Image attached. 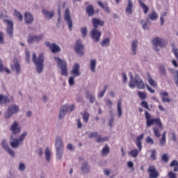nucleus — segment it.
<instances>
[{"mask_svg":"<svg viewBox=\"0 0 178 178\" xmlns=\"http://www.w3.org/2000/svg\"><path fill=\"white\" fill-rule=\"evenodd\" d=\"M145 117L147 127H151L153 124H156V126L152 128V130L155 137H156V138H159V137H161V130L163 129V125L162 124L161 118L151 119V115L148 111L145 112Z\"/></svg>","mask_w":178,"mask_h":178,"instance_id":"f257e3e1","label":"nucleus"},{"mask_svg":"<svg viewBox=\"0 0 178 178\" xmlns=\"http://www.w3.org/2000/svg\"><path fill=\"white\" fill-rule=\"evenodd\" d=\"M129 86L130 88H136V87L138 90H144L147 84L144 83L140 76L136 75L134 79H130Z\"/></svg>","mask_w":178,"mask_h":178,"instance_id":"f03ea898","label":"nucleus"},{"mask_svg":"<svg viewBox=\"0 0 178 178\" xmlns=\"http://www.w3.org/2000/svg\"><path fill=\"white\" fill-rule=\"evenodd\" d=\"M33 60L36 65V70L38 73H42L44 69V56L40 54L38 59L35 53H33Z\"/></svg>","mask_w":178,"mask_h":178,"instance_id":"7ed1b4c3","label":"nucleus"},{"mask_svg":"<svg viewBox=\"0 0 178 178\" xmlns=\"http://www.w3.org/2000/svg\"><path fill=\"white\" fill-rule=\"evenodd\" d=\"M152 44L154 45L153 48L154 51L159 52V48H158V47L160 48H165V47L168 45V42L161 38L156 37L152 40Z\"/></svg>","mask_w":178,"mask_h":178,"instance_id":"20e7f679","label":"nucleus"},{"mask_svg":"<svg viewBox=\"0 0 178 178\" xmlns=\"http://www.w3.org/2000/svg\"><path fill=\"white\" fill-rule=\"evenodd\" d=\"M58 66L61 69V76H67V63L66 60H62L59 57H54Z\"/></svg>","mask_w":178,"mask_h":178,"instance_id":"39448f33","label":"nucleus"},{"mask_svg":"<svg viewBox=\"0 0 178 178\" xmlns=\"http://www.w3.org/2000/svg\"><path fill=\"white\" fill-rule=\"evenodd\" d=\"M19 106L16 104L10 105L7 111L4 113V118L5 119H9L12 117L13 115H15L19 112Z\"/></svg>","mask_w":178,"mask_h":178,"instance_id":"423d86ee","label":"nucleus"},{"mask_svg":"<svg viewBox=\"0 0 178 178\" xmlns=\"http://www.w3.org/2000/svg\"><path fill=\"white\" fill-rule=\"evenodd\" d=\"M74 49L79 56H84V45H83L81 40H79L76 42Z\"/></svg>","mask_w":178,"mask_h":178,"instance_id":"0eeeda50","label":"nucleus"},{"mask_svg":"<svg viewBox=\"0 0 178 178\" xmlns=\"http://www.w3.org/2000/svg\"><path fill=\"white\" fill-rule=\"evenodd\" d=\"M64 20L67 22L70 30H72V27H73V20H72V16H70V10H69V8L65 9Z\"/></svg>","mask_w":178,"mask_h":178,"instance_id":"6e6552de","label":"nucleus"},{"mask_svg":"<svg viewBox=\"0 0 178 178\" xmlns=\"http://www.w3.org/2000/svg\"><path fill=\"white\" fill-rule=\"evenodd\" d=\"M44 38V34L40 35H30L28 36V44H33V42H40Z\"/></svg>","mask_w":178,"mask_h":178,"instance_id":"1a4fd4ad","label":"nucleus"},{"mask_svg":"<svg viewBox=\"0 0 178 178\" xmlns=\"http://www.w3.org/2000/svg\"><path fill=\"white\" fill-rule=\"evenodd\" d=\"M44 44L50 49L52 54H58V52H60V47L56 43L51 44L49 42H45Z\"/></svg>","mask_w":178,"mask_h":178,"instance_id":"9d476101","label":"nucleus"},{"mask_svg":"<svg viewBox=\"0 0 178 178\" xmlns=\"http://www.w3.org/2000/svg\"><path fill=\"white\" fill-rule=\"evenodd\" d=\"M147 173H149V178H158L159 177V172L156 171L155 165H149L147 169Z\"/></svg>","mask_w":178,"mask_h":178,"instance_id":"9b49d317","label":"nucleus"},{"mask_svg":"<svg viewBox=\"0 0 178 178\" xmlns=\"http://www.w3.org/2000/svg\"><path fill=\"white\" fill-rule=\"evenodd\" d=\"M3 22L8 25L6 31L7 34L12 38V37H13V22L9 19H4Z\"/></svg>","mask_w":178,"mask_h":178,"instance_id":"f8f14e48","label":"nucleus"},{"mask_svg":"<svg viewBox=\"0 0 178 178\" xmlns=\"http://www.w3.org/2000/svg\"><path fill=\"white\" fill-rule=\"evenodd\" d=\"M91 35L95 42H99V40H101V35H102V33H101V31H98V29H93L91 31Z\"/></svg>","mask_w":178,"mask_h":178,"instance_id":"ddd939ff","label":"nucleus"},{"mask_svg":"<svg viewBox=\"0 0 178 178\" xmlns=\"http://www.w3.org/2000/svg\"><path fill=\"white\" fill-rule=\"evenodd\" d=\"M10 131H12L13 134L16 136V134H19L22 130V128L19 126V122L15 121L10 127Z\"/></svg>","mask_w":178,"mask_h":178,"instance_id":"4468645a","label":"nucleus"},{"mask_svg":"<svg viewBox=\"0 0 178 178\" xmlns=\"http://www.w3.org/2000/svg\"><path fill=\"white\" fill-rule=\"evenodd\" d=\"M81 170L84 175H88V173H91V166L88 164V162L84 161L81 166Z\"/></svg>","mask_w":178,"mask_h":178,"instance_id":"2eb2a0df","label":"nucleus"},{"mask_svg":"<svg viewBox=\"0 0 178 178\" xmlns=\"http://www.w3.org/2000/svg\"><path fill=\"white\" fill-rule=\"evenodd\" d=\"M92 23L94 29H98V27H102L105 25V21L101 20L98 18H92Z\"/></svg>","mask_w":178,"mask_h":178,"instance_id":"dca6fc26","label":"nucleus"},{"mask_svg":"<svg viewBox=\"0 0 178 178\" xmlns=\"http://www.w3.org/2000/svg\"><path fill=\"white\" fill-rule=\"evenodd\" d=\"M71 74L74 77H79L81 73L80 72V65L79 63H75L73 66L72 70H71Z\"/></svg>","mask_w":178,"mask_h":178,"instance_id":"f3484780","label":"nucleus"},{"mask_svg":"<svg viewBox=\"0 0 178 178\" xmlns=\"http://www.w3.org/2000/svg\"><path fill=\"white\" fill-rule=\"evenodd\" d=\"M67 111H69V105L65 104L60 108V112L58 114V118L59 119H63L65 118V115L67 113Z\"/></svg>","mask_w":178,"mask_h":178,"instance_id":"a211bd4d","label":"nucleus"},{"mask_svg":"<svg viewBox=\"0 0 178 178\" xmlns=\"http://www.w3.org/2000/svg\"><path fill=\"white\" fill-rule=\"evenodd\" d=\"M24 22L26 24H31L34 22V17H33L31 13L26 12L24 13Z\"/></svg>","mask_w":178,"mask_h":178,"instance_id":"6ab92c4d","label":"nucleus"},{"mask_svg":"<svg viewBox=\"0 0 178 178\" xmlns=\"http://www.w3.org/2000/svg\"><path fill=\"white\" fill-rule=\"evenodd\" d=\"M14 65H11V69L15 70L17 74H19L22 69L20 68V64H19V60L17 58L13 59Z\"/></svg>","mask_w":178,"mask_h":178,"instance_id":"aec40b11","label":"nucleus"},{"mask_svg":"<svg viewBox=\"0 0 178 178\" xmlns=\"http://www.w3.org/2000/svg\"><path fill=\"white\" fill-rule=\"evenodd\" d=\"M143 139H144V134L139 135L136 138V145L138 147L139 151H141V149H143V143L141 142V140Z\"/></svg>","mask_w":178,"mask_h":178,"instance_id":"412c9836","label":"nucleus"},{"mask_svg":"<svg viewBox=\"0 0 178 178\" xmlns=\"http://www.w3.org/2000/svg\"><path fill=\"white\" fill-rule=\"evenodd\" d=\"M125 13L127 16L133 14V1H131V0H128V4L125 9Z\"/></svg>","mask_w":178,"mask_h":178,"instance_id":"4be33fe9","label":"nucleus"},{"mask_svg":"<svg viewBox=\"0 0 178 178\" xmlns=\"http://www.w3.org/2000/svg\"><path fill=\"white\" fill-rule=\"evenodd\" d=\"M161 99L163 102H170V99L169 98V93L166 91H162L160 92Z\"/></svg>","mask_w":178,"mask_h":178,"instance_id":"5701e85b","label":"nucleus"},{"mask_svg":"<svg viewBox=\"0 0 178 178\" xmlns=\"http://www.w3.org/2000/svg\"><path fill=\"white\" fill-rule=\"evenodd\" d=\"M2 104H5V105L10 104V99L6 95L0 94V105H2Z\"/></svg>","mask_w":178,"mask_h":178,"instance_id":"b1692460","label":"nucleus"},{"mask_svg":"<svg viewBox=\"0 0 178 178\" xmlns=\"http://www.w3.org/2000/svg\"><path fill=\"white\" fill-rule=\"evenodd\" d=\"M56 149L63 148V142L60 137H57L55 141Z\"/></svg>","mask_w":178,"mask_h":178,"instance_id":"393cba45","label":"nucleus"},{"mask_svg":"<svg viewBox=\"0 0 178 178\" xmlns=\"http://www.w3.org/2000/svg\"><path fill=\"white\" fill-rule=\"evenodd\" d=\"M160 147H163L166 144V131H164L162 134V137L159 141Z\"/></svg>","mask_w":178,"mask_h":178,"instance_id":"a878e982","label":"nucleus"},{"mask_svg":"<svg viewBox=\"0 0 178 178\" xmlns=\"http://www.w3.org/2000/svg\"><path fill=\"white\" fill-rule=\"evenodd\" d=\"M148 17L150 20H156V19H158V17H159V15H158V13H156V11L155 10H152L151 13H149L148 15Z\"/></svg>","mask_w":178,"mask_h":178,"instance_id":"bb28decb","label":"nucleus"},{"mask_svg":"<svg viewBox=\"0 0 178 178\" xmlns=\"http://www.w3.org/2000/svg\"><path fill=\"white\" fill-rule=\"evenodd\" d=\"M42 13L43 15H44L45 17L47 19H49V20H51L53 17H54V11L49 12L47 10H42Z\"/></svg>","mask_w":178,"mask_h":178,"instance_id":"cd10ccee","label":"nucleus"},{"mask_svg":"<svg viewBox=\"0 0 178 178\" xmlns=\"http://www.w3.org/2000/svg\"><path fill=\"white\" fill-rule=\"evenodd\" d=\"M138 45V41L137 40H134L132 42V44H131V51L133 52V55H136L137 54Z\"/></svg>","mask_w":178,"mask_h":178,"instance_id":"c85d7f7f","label":"nucleus"},{"mask_svg":"<svg viewBox=\"0 0 178 178\" xmlns=\"http://www.w3.org/2000/svg\"><path fill=\"white\" fill-rule=\"evenodd\" d=\"M97 3L99 6L102 8V9H104V12H106L107 13H109V12H111V10L108 8V3H105L104 4V3H102V1H97Z\"/></svg>","mask_w":178,"mask_h":178,"instance_id":"c756f323","label":"nucleus"},{"mask_svg":"<svg viewBox=\"0 0 178 178\" xmlns=\"http://www.w3.org/2000/svg\"><path fill=\"white\" fill-rule=\"evenodd\" d=\"M117 112L118 118H122V100H119L117 103Z\"/></svg>","mask_w":178,"mask_h":178,"instance_id":"7c9ffc66","label":"nucleus"},{"mask_svg":"<svg viewBox=\"0 0 178 178\" xmlns=\"http://www.w3.org/2000/svg\"><path fill=\"white\" fill-rule=\"evenodd\" d=\"M138 3L142 9H143V13H145V15H147L148 13V10H149L148 6H147V5H145V3L141 0L138 1Z\"/></svg>","mask_w":178,"mask_h":178,"instance_id":"2f4dec72","label":"nucleus"},{"mask_svg":"<svg viewBox=\"0 0 178 178\" xmlns=\"http://www.w3.org/2000/svg\"><path fill=\"white\" fill-rule=\"evenodd\" d=\"M109 152H111V150H109V146H108V145H106L102 150V156H108Z\"/></svg>","mask_w":178,"mask_h":178,"instance_id":"473e14b6","label":"nucleus"},{"mask_svg":"<svg viewBox=\"0 0 178 178\" xmlns=\"http://www.w3.org/2000/svg\"><path fill=\"white\" fill-rule=\"evenodd\" d=\"M20 144V142L18 139L14 138L13 141L10 142V145L12 147V148H17L19 147V145Z\"/></svg>","mask_w":178,"mask_h":178,"instance_id":"72a5a7b5","label":"nucleus"},{"mask_svg":"<svg viewBox=\"0 0 178 178\" xmlns=\"http://www.w3.org/2000/svg\"><path fill=\"white\" fill-rule=\"evenodd\" d=\"M86 13H88V16H92V15H94V13H95L94 7H92V6H88L86 8Z\"/></svg>","mask_w":178,"mask_h":178,"instance_id":"f704fd0d","label":"nucleus"},{"mask_svg":"<svg viewBox=\"0 0 178 178\" xmlns=\"http://www.w3.org/2000/svg\"><path fill=\"white\" fill-rule=\"evenodd\" d=\"M97 66V60L92 59L90 60V70L92 73H95V67Z\"/></svg>","mask_w":178,"mask_h":178,"instance_id":"c9c22d12","label":"nucleus"},{"mask_svg":"<svg viewBox=\"0 0 178 178\" xmlns=\"http://www.w3.org/2000/svg\"><path fill=\"white\" fill-rule=\"evenodd\" d=\"M170 168H173V166H175L173 171L178 172V161H177V160H173L170 163Z\"/></svg>","mask_w":178,"mask_h":178,"instance_id":"e433bc0d","label":"nucleus"},{"mask_svg":"<svg viewBox=\"0 0 178 178\" xmlns=\"http://www.w3.org/2000/svg\"><path fill=\"white\" fill-rule=\"evenodd\" d=\"M138 149H134L132 150H131L130 152H129V155H130V156H132V158H137V156H138Z\"/></svg>","mask_w":178,"mask_h":178,"instance_id":"4c0bfd02","label":"nucleus"},{"mask_svg":"<svg viewBox=\"0 0 178 178\" xmlns=\"http://www.w3.org/2000/svg\"><path fill=\"white\" fill-rule=\"evenodd\" d=\"M86 98L87 99H89V102L90 104H94L95 102V96L93 95H91L90 93H87Z\"/></svg>","mask_w":178,"mask_h":178,"instance_id":"58836bf2","label":"nucleus"},{"mask_svg":"<svg viewBox=\"0 0 178 178\" xmlns=\"http://www.w3.org/2000/svg\"><path fill=\"white\" fill-rule=\"evenodd\" d=\"M109 44H111V40L109 38L104 39L101 42L100 44L102 47H109Z\"/></svg>","mask_w":178,"mask_h":178,"instance_id":"ea45409f","label":"nucleus"},{"mask_svg":"<svg viewBox=\"0 0 178 178\" xmlns=\"http://www.w3.org/2000/svg\"><path fill=\"white\" fill-rule=\"evenodd\" d=\"M14 15L17 17L19 22H23V15H22V13L17 10H15Z\"/></svg>","mask_w":178,"mask_h":178,"instance_id":"a19ab883","label":"nucleus"},{"mask_svg":"<svg viewBox=\"0 0 178 178\" xmlns=\"http://www.w3.org/2000/svg\"><path fill=\"white\" fill-rule=\"evenodd\" d=\"M56 157L58 159H61L63 156V148L61 149H56Z\"/></svg>","mask_w":178,"mask_h":178,"instance_id":"79ce46f5","label":"nucleus"},{"mask_svg":"<svg viewBox=\"0 0 178 178\" xmlns=\"http://www.w3.org/2000/svg\"><path fill=\"white\" fill-rule=\"evenodd\" d=\"M82 119L84 123H88V120H90V113L85 112L82 115Z\"/></svg>","mask_w":178,"mask_h":178,"instance_id":"37998d69","label":"nucleus"},{"mask_svg":"<svg viewBox=\"0 0 178 178\" xmlns=\"http://www.w3.org/2000/svg\"><path fill=\"white\" fill-rule=\"evenodd\" d=\"M147 81L149 84L152 86V87H156L157 86L156 82L155 81V80H154V79H152V76H148Z\"/></svg>","mask_w":178,"mask_h":178,"instance_id":"c03bdc74","label":"nucleus"},{"mask_svg":"<svg viewBox=\"0 0 178 178\" xmlns=\"http://www.w3.org/2000/svg\"><path fill=\"white\" fill-rule=\"evenodd\" d=\"M166 16H168V13L166 12H164L161 15V17H160L161 26H163L165 23V17H166Z\"/></svg>","mask_w":178,"mask_h":178,"instance_id":"a18cd8bd","label":"nucleus"},{"mask_svg":"<svg viewBox=\"0 0 178 178\" xmlns=\"http://www.w3.org/2000/svg\"><path fill=\"white\" fill-rule=\"evenodd\" d=\"M45 156H46V160L47 162H49L51 161V150H49V148L47 147L45 151Z\"/></svg>","mask_w":178,"mask_h":178,"instance_id":"49530a36","label":"nucleus"},{"mask_svg":"<svg viewBox=\"0 0 178 178\" xmlns=\"http://www.w3.org/2000/svg\"><path fill=\"white\" fill-rule=\"evenodd\" d=\"M150 159H152V161H156V150H151Z\"/></svg>","mask_w":178,"mask_h":178,"instance_id":"de8ad7c7","label":"nucleus"},{"mask_svg":"<svg viewBox=\"0 0 178 178\" xmlns=\"http://www.w3.org/2000/svg\"><path fill=\"white\" fill-rule=\"evenodd\" d=\"M88 32V31L87 30V27H82L81 29V33L83 38H84L85 37H87Z\"/></svg>","mask_w":178,"mask_h":178,"instance_id":"09e8293b","label":"nucleus"},{"mask_svg":"<svg viewBox=\"0 0 178 178\" xmlns=\"http://www.w3.org/2000/svg\"><path fill=\"white\" fill-rule=\"evenodd\" d=\"M171 47H172V52H173L175 58L178 60V49H177V48L176 47H175V44H172Z\"/></svg>","mask_w":178,"mask_h":178,"instance_id":"8fccbe9b","label":"nucleus"},{"mask_svg":"<svg viewBox=\"0 0 178 178\" xmlns=\"http://www.w3.org/2000/svg\"><path fill=\"white\" fill-rule=\"evenodd\" d=\"M138 95L140 99H145L147 95L144 92L138 91Z\"/></svg>","mask_w":178,"mask_h":178,"instance_id":"3c124183","label":"nucleus"},{"mask_svg":"<svg viewBox=\"0 0 178 178\" xmlns=\"http://www.w3.org/2000/svg\"><path fill=\"white\" fill-rule=\"evenodd\" d=\"M27 136V132H24L18 139V141L21 143H23V140L26 138V136Z\"/></svg>","mask_w":178,"mask_h":178,"instance_id":"603ef678","label":"nucleus"},{"mask_svg":"<svg viewBox=\"0 0 178 178\" xmlns=\"http://www.w3.org/2000/svg\"><path fill=\"white\" fill-rule=\"evenodd\" d=\"M2 147L4 149H6V151L9 149V144H8L6 139L3 140L2 141Z\"/></svg>","mask_w":178,"mask_h":178,"instance_id":"864d4df0","label":"nucleus"},{"mask_svg":"<svg viewBox=\"0 0 178 178\" xmlns=\"http://www.w3.org/2000/svg\"><path fill=\"white\" fill-rule=\"evenodd\" d=\"M159 72H160V74L161 76L166 75V69H165L163 65H161V66L159 67Z\"/></svg>","mask_w":178,"mask_h":178,"instance_id":"5fc2aeb1","label":"nucleus"},{"mask_svg":"<svg viewBox=\"0 0 178 178\" xmlns=\"http://www.w3.org/2000/svg\"><path fill=\"white\" fill-rule=\"evenodd\" d=\"M146 143L150 144V145H154V139L151 136H147L146 138Z\"/></svg>","mask_w":178,"mask_h":178,"instance_id":"6e6d98bb","label":"nucleus"},{"mask_svg":"<svg viewBox=\"0 0 178 178\" xmlns=\"http://www.w3.org/2000/svg\"><path fill=\"white\" fill-rule=\"evenodd\" d=\"M109 138L108 137L104 138H98L97 140V143H105V141H108Z\"/></svg>","mask_w":178,"mask_h":178,"instance_id":"4d7b16f0","label":"nucleus"},{"mask_svg":"<svg viewBox=\"0 0 178 178\" xmlns=\"http://www.w3.org/2000/svg\"><path fill=\"white\" fill-rule=\"evenodd\" d=\"M98 134H99L98 132H91L89 134L88 137H89V138H95L98 137Z\"/></svg>","mask_w":178,"mask_h":178,"instance_id":"13d9d810","label":"nucleus"},{"mask_svg":"<svg viewBox=\"0 0 178 178\" xmlns=\"http://www.w3.org/2000/svg\"><path fill=\"white\" fill-rule=\"evenodd\" d=\"M140 105L141 106H143V108H145V109H147L148 111H149V107L148 106V102L145 101L142 102Z\"/></svg>","mask_w":178,"mask_h":178,"instance_id":"bf43d9fd","label":"nucleus"},{"mask_svg":"<svg viewBox=\"0 0 178 178\" xmlns=\"http://www.w3.org/2000/svg\"><path fill=\"white\" fill-rule=\"evenodd\" d=\"M115 122V118L113 117V115L111 116L109 122H108V124L110 126V127H113V122Z\"/></svg>","mask_w":178,"mask_h":178,"instance_id":"052dcab7","label":"nucleus"},{"mask_svg":"<svg viewBox=\"0 0 178 178\" xmlns=\"http://www.w3.org/2000/svg\"><path fill=\"white\" fill-rule=\"evenodd\" d=\"M168 176L169 178H177V175H176V173L173 172V171L168 172Z\"/></svg>","mask_w":178,"mask_h":178,"instance_id":"680f3d73","label":"nucleus"},{"mask_svg":"<svg viewBox=\"0 0 178 178\" xmlns=\"http://www.w3.org/2000/svg\"><path fill=\"white\" fill-rule=\"evenodd\" d=\"M171 136L172 140L174 141V143H176V141H177V138L176 137V132H171Z\"/></svg>","mask_w":178,"mask_h":178,"instance_id":"e2e57ef3","label":"nucleus"},{"mask_svg":"<svg viewBox=\"0 0 178 178\" xmlns=\"http://www.w3.org/2000/svg\"><path fill=\"white\" fill-rule=\"evenodd\" d=\"M74 77L75 76H70L69 78L68 82L70 86H74Z\"/></svg>","mask_w":178,"mask_h":178,"instance_id":"0e129e2a","label":"nucleus"},{"mask_svg":"<svg viewBox=\"0 0 178 178\" xmlns=\"http://www.w3.org/2000/svg\"><path fill=\"white\" fill-rule=\"evenodd\" d=\"M161 159L163 162H165V163L169 162V157H168L167 154H163Z\"/></svg>","mask_w":178,"mask_h":178,"instance_id":"69168bd1","label":"nucleus"},{"mask_svg":"<svg viewBox=\"0 0 178 178\" xmlns=\"http://www.w3.org/2000/svg\"><path fill=\"white\" fill-rule=\"evenodd\" d=\"M19 170L22 172L26 170V165H24L23 163H20L19 165Z\"/></svg>","mask_w":178,"mask_h":178,"instance_id":"338daca9","label":"nucleus"},{"mask_svg":"<svg viewBox=\"0 0 178 178\" xmlns=\"http://www.w3.org/2000/svg\"><path fill=\"white\" fill-rule=\"evenodd\" d=\"M8 152V153L9 154V155H10L11 156L15 157V152L10 149V147L6 150Z\"/></svg>","mask_w":178,"mask_h":178,"instance_id":"774afa93","label":"nucleus"}]
</instances>
